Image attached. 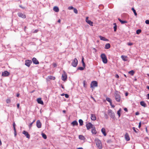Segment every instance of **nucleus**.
Returning <instances> with one entry per match:
<instances>
[{
    "mask_svg": "<svg viewBox=\"0 0 149 149\" xmlns=\"http://www.w3.org/2000/svg\"><path fill=\"white\" fill-rule=\"evenodd\" d=\"M114 95L116 101L118 102H120L121 98L119 93L118 91H116Z\"/></svg>",
    "mask_w": 149,
    "mask_h": 149,
    "instance_id": "1",
    "label": "nucleus"
},
{
    "mask_svg": "<svg viewBox=\"0 0 149 149\" xmlns=\"http://www.w3.org/2000/svg\"><path fill=\"white\" fill-rule=\"evenodd\" d=\"M95 141L97 147L99 149H102V147L101 141L98 139H95Z\"/></svg>",
    "mask_w": 149,
    "mask_h": 149,
    "instance_id": "2",
    "label": "nucleus"
},
{
    "mask_svg": "<svg viewBox=\"0 0 149 149\" xmlns=\"http://www.w3.org/2000/svg\"><path fill=\"white\" fill-rule=\"evenodd\" d=\"M101 57L104 63H107V59L106 55L104 54H101Z\"/></svg>",
    "mask_w": 149,
    "mask_h": 149,
    "instance_id": "3",
    "label": "nucleus"
},
{
    "mask_svg": "<svg viewBox=\"0 0 149 149\" xmlns=\"http://www.w3.org/2000/svg\"><path fill=\"white\" fill-rule=\"evenodd\" d=\"M98 86L97 83L96 81H92L91 84V87L93 88L97 87Z\"/></svg>",
    "mask_w": 149,
    "mask_h": 149,
    "instance_id": "4",
    "label": "nucleus"
},
{
    "mask_svg": "<svg viewBox=\"0 0 149 149\" xmlns=\"http://www.w3.org/2000/svg\"><path fill=\"white\" fill-rule=\"evenodd\" d=\"M78 63V61L76 58H75L72 61V65L74 67H76Z\"/></svg>",
    "mask_w": 149,
    "mask_h": 149,
    "instance_id": "5",
    "label": "nucleus"
},
{
    "mask_svg": "<svg viewBox=\"0 0 149 149\" xmlns=\"http://www.w3.org/2000/svg\"><path fill=\"white\" fill-rule=\"evenodd\" d=\"M86 126L87 130H89L91 128H92L94 126L91 123H89L87 124L86 125Z\"/></svg>",
    "mask_w": 149,
    "mask_h": 149,
    "instance_id": "6",
    "label": "nucleus"
},
{
    "mask_svg": "<svg viewBox=\"0 0 149 149\" xmlns=\"http://www.w3.org/2000/svg\"><path fill=\"white\" fill-rule=\"evenodd\" d=\"M32 63V62L31 60H26L25 61V65L26 66L29 67Z\"/></svg>",
    "mask_w": 149,
    "mask_h": 149,
    "instance_id": "7",
    "label": "nucleus"
},
{
    "mask_svg": "<svg viewBox=\"0 0 149 149\" xmlns=\"http://www.w3.org/2000/svg\"><path fill=\"white\" fill-rule=\"evenodd\" d=\"M67 78V75L64 72V73L62 75L61 79L63 81H65L66 80Z\"/></svg>",
    "mask_w": 149,
    "mask_h": 149,
    "instance_id": "8",
    "label": "nucleus"
},
{
    "mask_svg": "<svg viewBox=\"0 0 149 149\" xmlns=\"http://www.w3.org/2000/svg\"><path fill=\"white\" fill-rule=\"evenodd\" d=\"M9 74L10 73L9 72H8L7 71H5L2 72V75L3 77H7L8 76Z\"/></svg>",
    "mask_w": 149,
    "mask_h": 149,
    "instance_id": "9",
    "label": "nucleus"
},
{
    "mask_svg": "<svg viewBox=\"0 0 149 149\" xmlns=\"http://www.w3.org/2000/svg\"><path fill=\"white\" fill-rule=\"evenodd\" d=\"M55 79V78L54 77L52 76H49L47 77L46 78V80L47 81H49L50 80H54Z\"/></svg>",
    "mask_w": 149,
    "mask_h": 149,
    "instance_id": "10",
    "label": "nucleus"
},
{
    "mask_svg": "<svg viewBox=\"0 0 149 149\" xmlns=\"http://www.w3.org/2000/svg\"><path fill=\"white\" fill-rule=\"evenodd\" d=\"M22 133L23 134H24L25 136H26V137L27 138L29 139L30 138V135L27 132H26L25 130H24L23 131Z\"/></svg>",
    "mask_w": 149,
    "mask_h": 149,
    "instance_id": "11",
    "label": "nucleus"
},
{
    "mask_svg": "<svg viewBox=\"0 0 149 149\" xmlns=\"http://www.w3.org/2000/svg\"><path fill=\"white\" fill-rule=\"evenodd\" d=\"M36 126L39 128L41 127L42 124L39 120H38L36 122Z\"/></svg>",
    "mask_w": 149,
    "mask_h": 149,
    "instance_id": "12",
    "label": "nucleus"
},
{
    "mask_svg": "<svg viewBox=\"0 0 149 149\" xmlns=\"http://www.w3.org/2000/svg\"><path fill=\"white\" fill-rule=\"evenodd\" d=\"M18 16L23 18H25L26 17V15L21 13H17Z\"/></svg>",
    "mask_w": 149,
    "mask_h": 149,
    "instance_id": "13",
    "label": "nucleus"
},
{
    "mask_svg": "<svg viewBox=\"0 0 149 149\" xmlns=\"http://www.w3.org/2000/svg\"><path fill=\"white\" fill-rule=\"evenodd\" d=\"M32 61L33 63L35 64H39V61L37 60L35 58H33L32 59Z\"/></svg>",
    "mask_w": 149,
    "mask_h": 149,
    "instance_id": "14",
    "label": "nucleus"
},
{
    "mask_svg": "<svg viewBox=\"0 0 149 149\" xmlns=\"http://www.w3.org/2000/svg\"><path fill=\"white\" fill-rule=\"evenodd\" d=\"M86 21L88 24L91 26H93V22L91 21L88 20V17H86Z\"/></svg>",
    "mask_w": 149,
    "mask_h": 149,
    "instance_id": "15",
    "label": "nucleus"
},
{
    "mask_svg": "<svg viewBox=\"0 0 149 149\" xmlns=\"http://www.w3.org/2000/svg\"><path fill=\"white\" fill-rule=\"evenodd\" d=\"M125 138L127 141H129L130 140V137L128 133H126L125 135Z\"/></svg>",
    "mask_w": 149,
    "mask_h": 149,
    "instance_id": "16",
    "label": "nucleus"
},
{
    "mask_svg": "<svg viewBox=\"0 0 149 149\" xmlns=\"http://www.w3.org/2000/svg\"><path fill=\"white\" fill-rule=\"evenodd\" d=\"M91 132L93 134H95L97 133V131L95 130V127H93L92 128L91 130Z\"/></svg>",
    "mask_w": 149,
    "mask_h": 149,
    "instance_id": "17",
    "label": "nucleus"
},
{
    "mask_svg": "<svg viewBox=\"0 0 149 149\" xmlns=\"http://www.w3.org/2000/svg\"><path fill=\"white\" fill-rule=\"evenodd\" d=\"M108 114L110 115L111 117L112 118H114L115 117L114 112H108Z\"/></svg>",
    "mask_w": 149,
    "mask_h": 149,
    "instance_id": "18",
    "label": "nucleus"
},
{
    "mask_svg": "<svg viewBox=\"0 0 149 149\" xmlns=\"http://www.w3.org/2000/svg\"><path fill=\"white\" fill-rule=\"evenodd\" d=\"M37 102L39 104H43V101L41 100V98H39L37 100Z\"/></svg>",
    "mask_w": 149,
    "mask_h": 149,
    "instance_id": "19",
    "label": "nucleus"
},
{
    "mask_svg": "<svg viewBox=\"0 0 149 149\" xmlns=\"http://www.w3.org/2000/svg\"><path fill=\"white\" fill-rule=\"evenodd\" d=\"M101 132L103 134L104 136H105L107 135V134L105 132V129L104 128H102L101 129Z\"/></svg>",
    "mask_w": 149,
    "mask_h": 149,
    "instance_id": "20",
    "label": "nucleus"
},
{
    "mask_svg": "<svg viewBox=\"0 0 149 149\" xmlns=\"http://www.w3.org/2000/svg\"><path fill=\"white\" fill-rule=\"evenodd\" d=\"M79 138L81 140H84L85 139V138L83 135H79Z\"/></svg>",
    "mask_w": 149,
    "mask_h": 149,
    "instance_id": "21",
    "label": "nucleus"
},
{
    "mask_svg": "<svg viewBox=\"0 0 149 149\" xmlns=\"http://www.w3.org/2000/svg\"><path fill=\"white\" fill-rule=\"evenodd\" d=\"M91 119L93 120H95L96 119V117L95 115L94 114H91Z\"/></svg>",
    "mask_w": 149,
    "mask_h": 149,
    "instance_id": "22",
    "label": "nucleus"
},
{
    "mask_svg": "<svg viewBox=\"0 0 149 149\" xmlns=\"http://www.w3.org/2000/svg\"><path fill=\"white\" fill-rule=\"evenodd\" d=\"M110 47V45L109 43H107L105 45V49H108Z\"/></svg>",
    "mask_w": 149,
    "mask_h": 149,
    "instance_id": "23",
    "label": "nucleus"
},
{
    "mask_svg": "<svg viewBox=\"0 0 149 149\" xmlns=\"http://www.w3.org/2000/svg\"><path fill=\"white\" fill-rule=\"evenodd\" d=\"M140 104L143 107H146V104L144 102L142 101L140 102Z\"/></svg>",
    "mask_w": 149,
    "mask_h": 149,
    "instance_id": "24",
    "label": "nucleus"
},
{
    "mask_svg": "<svg viewBox=\"0 0 149 149\" xmlns=\"http://www.w3.org/2000/svg\"><path fill=\"white\" fill-rule=\"evenodd\" d=\"M127 56H124L123 55L121 56V58L124 61H127Z\"/></svg>",
    "mask_w": 149,
    "mask_h": 149,
    "instance_id": "25",
    "label": "nucleus"
},
{
    "mask_svg": "<svg viewBox=\"0 0 149 149\" xmlns=\"http://www.w3.org/2000/svg\"><path fill=\"white\" fill-rule=\"evenodd\" d=\"M54 10L56 12H58L59 10L58 7L57 6H55L53 8Z\"/></svg>",
    "mask_w": 149,
    "mask_h": 149,
    "instance_id": "26",
    "label": "nucleus"
},
{
    "mask_svg": "<svg viewBox=\"0 0 149 149\" xmlns=\"http://www.w3.org/2000/svg\"><path fill=\"white\" fill-rule=\"evenodd\" d=\"M71 124L73 126L77 125H78V124L76 120H74V121H73L72 123Z\"/></svg>",
    "mask_w": 149,
    "mask_h": 149,
    "instance_id": "27",
    "label": "nucleus"
},
{
    "mask_svg": "<svg viewBox=\"0 0 149 149\" xmlns=\"http://www.w3.org/2000/svg\"><path fill=\"white\" fill-rule=\"evenodd\" d=\"M118 19L122 24H124L125 23H127V21H123L119 18H118Z\"/></svg>",
    "mask_w": 149,
    "mask_h": 149,
    "instance_id": "28",
    "label": "nucleus"
},
{
    "mask_svg": "<svg viewBox=\"0 0 149 149\" xmlns=\"http://www.w3.org/2000/svg\"><path fill=\"white\" fill-rule=\"evenodd\" d=\"M106 100L108 102H109L110 103V104H112V101L111 100L109 97H107L106 98Z\"/></svg>",
    "mask_w": 149,
    "mask_h": 149,
    "instance_id": "29",
    "label": "nucleus"
},
{
    "mask_svg": "<svg viewBox=\"0 0 149 149\" xmlns=\"http://www.w3.org/2000/svg\"><path fill=\"white\" fill-rule=\"evenodd\" d=\"M113 24L114 25V26L113 27V28L114 29V31L115 32V31H116L117 26L116 23H113Z\"/></svg>",
    "mask_w": 149,
    "mask_h": 149,
    "instance_id": "30",
    "label": "nucleus"
},
{
    "mask_svg": "<svg viewBox=\"0 0 149 149\" xmlns=\"http://www.w3.org/2000/svg\"><path fill=\"white\" fill-rule=\"evenodd\" d=\"M129 74L133 76L134 73V72L133 70H132L128 72Z\"/></svg>",
    "mask_w": 149,
    "mask_h": 149,
    "instance_id": "31",
    "label": "nucleus"
},
{
    "mask_svg": "<svg viewBox=\"0 0 149 149\" xmlns=\"http://www.w3.org/2000/svg\"><path fill=\"white\" fill-rule=\"evenodd\" d=\"M79 121L80 125L81 126L83 124V121L81 119H79Z\"/></svg>",
    "mask_w": 149,
    "mask_h": 149,
    "instance_id": "32",
    "label": "nucleus"
},
{
    "mask_svg": "<svg viewBox=\"0 0 149 149\" xmlns=\"http://www.w3.org/2000/svg\"><path fill=\"white\" fill-rule=\"evenodd\" d=\"M42 137L45 139H46L47 138V136L44 133H42Z\"/></svg>",
    "mask_w": 149,
    "mask_h": 149,
    "instance_id": "33",
    "label": "nucleus"
},
{
    "mask_svg": "<svg viewBox=\"0 0 149 149\" xmlns=\"http://www.w3.org/2000/svg\"><path fill=\"white\" fill-rule=\"evenodd\" d=\"M132 10L133 11L134 13V15L136 16L137 15V13L136 12V10L134 9V8H132Z\"/></svg>",
    "mask_w": 149,
    "mask_h": 149,
    "instance_id": "34",
    "label": "nucleus"
},
{
    "mask_svg": "<svg viewBox=\"0 0 149 149\" xmlns=\"http://www.w3.org/2000/svg\"><path fill=\"white\" fill-rule=\"evenodd\" d=\"M141 29H138L136 30V34H139L141 32Z\"/></svg>",
    "mask_w": 149,
    "mask_h": 149,
    "instance_id": "35",
    "label": "nucleus"
},
{
    "mask_svg": "<svg viewBox=\"0 0 149 149\" xmlns=\"http://www.w3.org/2000/svg\"><path fill=\"white\" fill-rule=\"evenodd\" d=\"M99 37L100 38V40H104V39L105 38V37H102L101 36H99Z\"/></svg>",
    "mask_w": 149,
    "mask_h": 149,
    "instance_id": "36",
    "label": "nucleus"
},
{
    "mask_svg": "<svg viewBox=\"0 0 149 149\" xmlns=\"http://www.w3.org/2000/svg\"><path fill=\"white\" fill-rule=\"evenodd\" d=\"M84 67H79L77 69L81 70H83L84 69Z\"/></svg>",
    "mask_w": 149,
    "mask_h": 149,
    "instance_id": "37",
    "label": "nucleus"
},
{
    "mask_svg": "<svg viewBox=\"0 0 149 149\" xmlns=\"http://www.w3.org/2000/svg\"><path fill=\"white\" fill-rule=\"evenodd\" d=\"M6 102L7 103H10L11 102V100L9 99H7L6 100Z\"/></svg>",
    "mask_w": 149,
    "mask_h": 149,
    "instance_id": "38",
    "label": "nucleus"
},
{
    "mask_svg": "<svg viewBox=\"0 0 149 149\" xmlns=\"http://www.w3.org/2000/svg\"><path fill=\"white\" fill-rule=\"evenodd\" d=\"M74 12L76 14L78 13L77 10L75 8H74L73 9Z\"/></svg>",
    "mask_w": 149,
    "mask_h": 149,
    "instance_id": "39",
    "label": "nucleus"
},
{
    "mask_svg": "<svg viewBox=\"0 0 149 149\" xmlns=\"http://www.w3.org/2000/svg\"><path fill=\"white\" fill-rule=\"evenodd\" d=\"M99 8L100 9H102L104 8V6L102 5H100L99 6Z\"/></svg>",
    "mask_w": 149,
    "mask_h": 149,
    "instance_id": "40",
    "label": "nucleus"
},
{
    "mask_svg": "<svg viewBox=\"0 0 149 149\" xmlns=\"http://www.w3.org/2000/svg\"><path fill=\"white\" fill-rule=\"evenodd\" d=\"M132 129L136 133H137V132L136 130V128L135 127H133Z\"/></svg>",
    "mask_w": 149,
    "mask_h": 149,
    "instance_id": "41",
    "label": "nucleus"
},
{
    "mask_svg": "<svg viewBox=\"0 0 149 149\" xmlns=\"http://www.w3.org/2000/svg\"><path fill=\"white\" fill-rule=\"evenodd\" d=\"M74 9V8L72 6H69L68 7V9H69V10H71V9Z\"/></svg>",
    "mask_w": 149,
    "mask_h": 149,
    "instance_id": "42",
    "label": "nucleus"
},
{
    "mask_svg": "<svg viewBox=\"0 0 149 149\" xmlns=\"http://www.w3.org/2000/svg\"><path fill=\"white\" fill-rule=\"evenodd\" d=\"M145 23L147 24H149V20H146L145 21Z\"/></svg>",
    "mask_w": 149,
    "mask_h": 149,
    "instance_id": "43",
    "label": "nucleus"
},
{
    "mask_svg": "<svg viewBox=\"0 0 149 149\" xmlns=\"http://www.w3.org/2000/svg\"><path fill=\"white\" fill-rule=\"evenodd\" d=\"M127 45L129 46H131L133 45V43L132 42H129L128 43Z\"/></svg>",
    "mask_w": 149,
    "mask_h": 149,
    "instance_id": "44",
    "label": "nucleus"
},
{
    "mask_svg": "<svg viewBox=\"0 0 149 149\" xmlns=\"http://www.w3.org/2000/svg\"><path fill=\"white\" fill-rule=\"evenodd\" d=\"M65 97L66 98H68L69 97V95L67 94H66L65 95Z\"/></svg>",
    "mask_w": 149,
    "mask_h": 149,
    "instance_id": "45",
    "label": "nucleus"
},
{
    "mask_svg": "<svg viewBox=\"0 0 149 149\" xmlns=\"http://www.w3.org/2000/svg\"><path fill=\"white\" fill-rule=\"evenodd\" d=\"M117 114L118 116V117H119L120 116V112H117Z\"/></svg>",
    "mask_w": 149,
    "mask_h": 149,
    "instance_id": "46",
    "label": "nucleus"
},
{
    "mask_svg": "<svg viewBox=\"0 0 149 149\" xmlns=\"http://www.w3.org/2000/svg\"><path fill=\"white\" fill-rule=\"evenodd\" d=\"M141 126V122H140L139 123V127L140 128Z\"/></svg>",
    "mask_w": 149,
    "mask_h": 149,
    "instance_id": "47",
    "label": "nucleus"
},
{
    "mask_svg": "<svg viewBox=\"0 0 149 149\" xmlns=\"http://www.w3.org/2000/svg\"><path fill=\"white\" fill-rule=\"evenodd\" d=\"M33 123H31L29 125V127L30 128L32 127Z\"/></svg>",
    "mask_w": 149,
    "mask_h": 149,
    "instance_id": "48",
    "label": "nucleus"
},
{
    "mask_svg": "<svg viewBox=\"0 0 149 149\" xmlns=\"http://www.w3.org/2000/svg\"><path fill=\"white\" fill-rule=\"evenodd\" d=\"M83 86L84 87H85V81H83Z\"/></svg>",
    "mask_w": 149,
    "mask_h": 149,
    "instance_id": "49",
    "label": "nucleus"
},
{
    "mask_svg": "<svg viewBox=\"0 0 149 149\" xmlns=\"http://www.w3.org/2000/svg\"><path fill=\"white\" fill-rule=\"evenodd\" d=\"M82 64H83V67L84 68H85V66H86L85 63H82Z\"/></svg>",
    "mask_w": 149,
    "mask_h": 149,
    "instance_id": "50",
    "label": "nucleus"
},
{
    "mask_svg": "<svg viewBox=\"0 0 149 149\" xmlns=\"http://www.w3.org/2000/svg\"><path fill=\"white\" fill-rule=\"evenodd\" d=\"M84 58L83 57L82 58V61H81V62H82V63H84Z\"/></svg>",
    "mask_w": 149,
    "mask_h": 149,
    "instance_id": "51",
    "label": "nucleus"
},
{
    "mask_svg": "<svg viewBox=\"0 0 149 149\" xmlns=\"http://www.w3.org/2000/svg\"><path fill=\"white\" fill-rule=\"evenodd\" d=\"M115 77L117 78H118L119 77V75L118 74H116V75Z\"/></svg>",
    "mask_w": 149,
    "mask_h": 149,
    "instance_id": "52",
    "label": "nucleus"
},
{
    "mask_svg": "<svg viewBox=\"0 0 149 149\" xmlns=\"http://www.w3.org/2000/svg\"><path fill=\"white\" fill-rule=\"evenodd\" d=\"M108 40H109L108 39H107V38H105L104 41H108Z\"/></svg>",
    "mask_w": 149,
    "mask_h": 149,
    "instance_id": "53",
    "label": "nucleus"
},
{
    "mask_svg": "<svg viewBox=\"0 0 149 149\" xmlns=\"http://www.w3.org/2000/svg\"><path fill=\"white\" fill-rule=\"evenodd\" d=\"M61 86L62 88H63V89L64 88V86L62 84H61Z\"/></svg>",
    "mask_w": 149,
    "mask_h": 149,
    "instance_id": "54",
    "label": "nucleus"
},
{
    "mask_svg": "<svg viewBox=\"0 0 149 149\" xmlns=\"http://www.w3.org/2000/svg\"><path fill=\"white\" fill-rule=\"evenodd\" d=\"M147 99H149V93L147 95Z\"/></svg>",
    "mask_w": 149,
    "mask_h": 149,
    "instance_id": "55",
    "label": "nucleus"
},
{
    "mask_svg": "<svg viewBox=\"0 0 149 149\" xmlns=\"http://www.w3.org/2000/svg\"><path fill=\"white\" fill-rule=\"evenodd\" d=\"M19 6L20 8H22V9H24V8H24V7H22V6H21V5H20V6Z\"/></svg>",
    "mask_w": 149,
    "mask_h": 149,
    "instance_id": "56",
    "label": "nucleus"
},
{
    "mask_svg": "<svg viewBox=\"0 0 149 149\" xmlns=\"http://www.w3.org/2000/svg\"><path fill=\"white\" fill-rule=\"evenodd\" d=\"M15 122H14L13 124V127H15Z\"/></svg>",
    "mask_w": 149,
    "mask_h": 149,
    "instance_id": "57",
    "label": "nucleus"
},
{
    "mask_svg": "<svg viewBox=\"0 0 149 149\" xmlns=\"http://www.w3.org/2000/svg\"><path fill=\"white\" fill-rule=\"evenodd\" d=\"M124 110L126 111H127V108H125L124 109Z\"/></svg>",
    "mask_w": 149,
    "mask_h": 149,
    "instance_id": "58",
    "label": "nucleus"
},
{
    "mask_svg": "<svg viewBox=\"0 0 149 149\" xmlns=\"http://www.w3.org/2000/svg\"><path fill=\"white\" fill-rule=\"evenodd\" d=\"M38 30H35L34 32L35 33H36L38 31Z\"/></svg>",
    "mask_w": 149,
    "mask_h": 149,
    "instance_id": "59",
    "label": "nucleus"
},
{
    "mask_svg": "<svg viewBox=\"0 0 149 149\" xmlns=\"http://www.w3.org/2000/svg\"><path fill=\"white\" fill-rule=\"evenodd\" d=\"M125 96H127L128 95V93H127V92H126V93H125Z\"/></svg>",
    "mask_w": 149,
    "mask_h": 149,
    "instance_id": "60",
    "label": "nucleus"
},
{
    "mask_svg": "<svg viewBox=\"0 0 149 149\" xmlns=\"http://www.w3.org/2000/svg\"><path fill=\"white\" fill-rule=\"evenodd\" d=\"M136 115H137L139 114V112H136Z\"/></svg>",
    "mask_w": 149,
    "mask_h": 149,
    "instance_id": "61",
    "label": "nucleus"
},
{
    "mask_svg": "<svg viewBox=\"0 0 149 149\" xmlns=\"http://www.w3.org/2000/svg\"><path fill=\"white\" fill-rule=\"evenodd\" d=\"M13 128H14V132H16V130L15 127H13Z\"/></svg>",
    "mask_w": 149,
    "mask_h": 149,
    "instance_id": "62",
    "label": "nucleus"
},
{
    "mask_svg": "<svg viewBox=\"0 0 149 149\" xmlns=\"http://www.w3.org/2000/svg\"><path fill=\"white\" fill-rule=\"evenodd\" d=\"M121 109L120 108L117 112H121Z\"/></svg>",
    "mask_w": 149,
    "mask_h": 149,
    "instance_id": "63",
    "label": "nucleus"
},
{
    "mask_svg": "<svg viewBox=\"0 0 149 149\" xmlns=\"http://www.w3.org/2000/svg\"><path fill=\"white\" fill-rule=\"evenodd\" d=\"M17 106L18 108H19V104H17Z\"/></svg>",
    "mask_w": 149,
    "mask_h": 149,
    "instance_id": "64",
    "label": "nucleus"
}]
</instances>
